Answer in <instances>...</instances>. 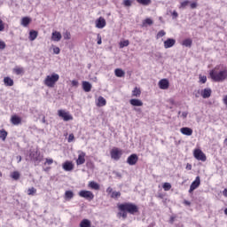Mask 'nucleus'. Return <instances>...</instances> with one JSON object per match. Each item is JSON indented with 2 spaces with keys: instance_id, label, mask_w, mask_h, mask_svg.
<instances>
[{
  "instance_id": "obj_26",
  "label": "nucleus",
  "mask_w": 227,
  "mask_h": 227,
  "mask_svg": "<svg viewBox=\"0 0 227 227\" xmlns=\"http://www.w3.org/2000/svg\"><path fill=\"white\" fill-rule=\"evenodd\" d=\"M114 74L116 75V77H125V71L121 68H116L114 70Z\"/></svg>"
},
{
  "instance_id": "obj_10",
  "label": "nucleus",
  "mask_w": 227,
  "mask_h": 227,
  "mask_svg": "<svg viewBox=\"0 0 227 227\" xmlns=\"http://www.w3.org/2000/svg\"><path fill=\"white\" fill-rule=\"evenodd\" d=\"M200 184H201V179L200 178V176H197L190 185L189 192H193L194 191H196V189L200 187Z\"/></svg>"
},
{
  "instance_id": "obj_1",
  "label": "nucleus",
  "mask_w": 227,
  "mask_h": 227,
  "mask_svg": "<svg viewBox=\"0 0 227 227\" xmlns=\"http://www.w3.org/2000/svg\"><path fill=\"white\" fill-rule=\"evenodd\" d=\"M118 208L121 212H128L131 215L134 214H137L139 212V208L136 206V204L126 202L118 206Z\"/></svg>"
},
{
  "instance_id": "obj_41",
  "label": "nucleus",
  "mask_w": 227,
  "mask_h": 227,
  "mask_svg": "<svg viewBox=\"0 0 227 227\" xmlns=\"http://www.w3.org/2000/svg\"><path fill=\"white\" fill-rule=\"evenodd\" d=\"M35 193H36V190L35 189V187H32L27 190L28 196H33V194H35Z\"/></svg>"
},
{
  "instance_id": "obj_49",
  "label": "nucleus",
  "mask_w": 227,
  "mask_h": 227,
  "mask_svg": "<svg viewBox=\"0 0 227 227\" xmlns=\"http://www.w3.org/2000/svg\"><path fill=\"white\" fill-rule=\"evenodd\" d=\"M53 163H54V160L49 159V158L46 159L45 164H48L49 166H51Z\"/></svg>"
},
{
  "instance_id": "obj_11",
  "label": "nucleus",
  "mask_w": 227,
  "mask_h": 227,
  "mask_svg": "<svg viewBox=\"0 0 227 227\" xmlns=\"http://www.w3.org/2000/svg\"><path fill=\"white\" fill-rule=\"evenodd\" d=\"M175 43H176V40L168 38L166 41H164L163 45L165 49H171V47H174Z\"/></svg>"
},
{
  "instance_id": "obj_40",
  "label": "nucleus",
  "mask_w": 227,
  "mask_h": 227,
  "mask_svg": "<svg viewBox=\"0 0 227 227\" xmlns=\"http://www.w3.org/2000/svg\"><path fill=\"white\" fill-rule=\"evenodd\" d=\"M162 36H166V32L164 30H160V32H158L156 38L157 40H159V38H162Z\"/></svg>"
},
{
  "instance_id": "obj_58",
  "label": "nucleus",
  "mask_w": 227,
  "mask_h": 227,
  "mask_svg": "<svg viewBox=\"0 0 227 227\" xmlns=\"http://www.w3.org/2000/svg\"><path fill=\"white\" fill-rule=\"evenodd\" d=\"M187 114H189L187 112H183L182 118H184V120H185V118H187Z\"/></svg>"
},
{
  "instance_id": "obj_21",
  "label": "nucleus",
  "mask_w": 227,
  "mask_h": 227,
  "mask_svg": "<svg viewBox=\"0 0 227 227\" xmlns=\"http://www.w3.org/2000/svg\"><path fill=\"white\" fill-rule=\"evenodd\" d=\"M11 122L12 125H20V123H22V119L17 115H13L11 118Z\"/></svg>"
},
{
  "instance_id": "obj_14",
  "label": "nucleus",
  "mask_w": 227,
  "mask_h": 227,
  "mask_svg": "<svg viewBox=\"0 0 227 227\" xmlns=\"http://www.w3.org/2000/svg\"><path fill=\"white\" fill-rule=\"evenodd\" d=\"M159 88L160 90H168L169 88V81L168 79H162L159 82Z\"/></svg>"
},
{
  "instance_id": "obj_44",
  "label": "nucleus",
  "mask_w": 227,
  "mask_h": 227,
  "mask_svg": "<svg viewBox=\"0 0 227 227\" xmlns=\"http://www.w3.org/2000/svg\"><path fill=\"white\" fill-rule=\"evenodd\" d=\"M6 49V43L0 40V51H4Z\"/></svg>"
},
{
  "instance_id": "obj_48",
  "label": "nucleus",
  "mask_w": 227,
  "mask_h": 227,
  "mask_svg": "<svg viewBox=\"0 0 227 227\" xmlns=\"http://www.w3.org/2000/svg\"><path fill=\"white\" fill-rule=\"evenodd\" d=\"M74 139H75V137L74 136V134H70L67 138V141H68V143H72V141H74Z\"/></svg>"
},
{
  "instance_id": "obj_31",
  "label": "nucleus",
  "mask_w": 227,
  "mask_h": 227,
  "mask_svg": "<svg viewBox=\"0 0 227 227\" xmlns=\"http://www.w3.org/2000/svg\"><path fill=\"white\" fill-rule=\"evenodd\" d=\"M6 137H8V131L0 129V139H2V141H6Z\"/></svg>"
},
{
  "instance_id": "obj_17",
  "label": "nucleus",
  "mask_w": 227,
  "mask_h": 227,
  "mask_svg": "<svg viewBox=\"0 0 227 227\" xmlns=\"http://www.w3.org/2000/svg\"><path fill=\"white\" fill-rule=\"evenodd\" d=\"M62 168L64 171H72L74 169V163L72 161H66L63 163Z\"/></svg>"
},
{
  "instance_id": "obj_32",
  "label": "nucleus",
  "mask_w": 227,
  "mask_h": 227,
  "mask_svg": "<svg viewBox=\"0 0 227 227\" xmlns=\"http://www.w3.org/2000/svg\"><path fill=\"white\" fill-rule=\"evenodd\" d=\"M132 97H136L137 98L141 97V90H139L137 87H136L132 90Z\"/></svg>"
},
{
  "instance_id": "obj_24",
  "label": "nucleus",
  "mask_w": 227,
  "mask_h": 227,
  "mask_svg": "<svg viewBox=\"0 0 227 227\" xmlns=\"http://www.w3.org/2000/svg\"><path fill=\"white\" fill-rule=\"evenodd\" d=\"M29 24H31V20L29 17H24L21 19V26H23V27H27Z\"/></svg>"
},
{
  "instance_id": "obj_47",
  "label": "nucleus",
  "mask_w": 227,
  "mask_h": 227,
  "mask_svg": "<svg viewBox=\"0 0 227 227\" xmlns=\"http://www.w3.org/2000/svg\"><path fill=\"white\" fill-rule=\"evenodd\" d=\"M193 95L196 98H200V95H201V91L194 90Z\"/></svg>"
},
{
  "instance_id": "obj_15",
  "label": "nucleus",
  "mask_w": 227,
  "mask_h": 227,
  "mask_svg": "<svg viewBox=\"0 0 227 227\" xmlns=\"http://www.w3.org/2000/svg\"><path fill=\"white\" fill-rule=\"evenodd\" d=\"M200 95L204 98H210L212 96V90L210 88H206L201 90Z\"/></svg>"
},
{
  "instance_id": "obj_56",
  "label": "nucleus",
  "mask_w": 227,
  "mask_h": 227,
  "mask_svg": "<svg viewBox=\"0 0 227 227\" xmlns=\"http://www.w3.org/2000/svg\"><path fill=\"white\" fill-rule=\"evenodd\" d=\"M191 8H192V10H194V9L198 8V4H196V3H192V4H191Z\"/></svg>"
},
{
  "instance_id": "obj_35",
  "label": "nucleus",
  "mask_w": 227,
  "mask_h": 227,
  "mask_svg": "<svg viewBox=\"0 0 227 227\" xmlns=\"http://www.w3.org/2000/svg\"><path fill=\"white\" fill-rule=\"evenodd\" d=\"M13 72L16 74V75H20L24 74V68L23 67H15L13 69Z\"/></svg>"
},
{
  "instance_id": "obj_34",
  "label": "nucleus",
  "mask_w": 227,
  "mask_h": 227,
  "mask_svg": "<svg viewBox=\"0 0 227 227\" xmlns=\"http://www.w3.org/2000/svg\"><path fill=\"white\" fill-rule=\"evenodd\" d=\"M11 177L13 180H19V178H20V173H19V171H14L11 174Z\"/></svg>"
},
{
  "instance_id": "obj_62",
  "label": "nucleus",
  "mask_w": 227,
  "mask_h": 227,
  "mask_svg": "<svg viewBox=\"0 0 227 227\" xmlns=\"http://www.w3.org/2000/svg\"><path fill=\"white\" fill-rule=\"evenodd\" d=\"M175 219H176L175 216H171V217H170V220H169V223H170L171 224H173V223H175Z\"/></svg>"
},
{
  "instance_id": "obj_45",
  "label": "nucleus",
  "mask_w": 227,
  "mask_h": 227,
  "mask_svg": "<svg viewBox=\"0 0 227 227\" xmlns=\"http://www.w3.org/2000/svg\"><path fill=\"white\" fill-rule=\"evenodd\" d=\"M124 6H132V0H124Z\"/></svg>"
},
{
  "instance_id": "obj_18",
  "label": "nucleus",
  "mask_w": 227,
  "mask_h": 227,
  "mask_svg": "<svg viewBox=\"0 0 227 227\" xmlns=\"http://www.w3.org/2000/svg\"><path fill=\"white\" fill-rule=\"evenodd\" d=\"M129 104L133 106L134 107H141L143 106V101L141 99L137 98H132L129 100Z\"/></svg>"
},
{
  "instance_id": "obj_6",
  "label": "nucleus",
  "mask_w": 227,
  "mask_h": 227,
  "mask_svg": "<svg viewBox=\"0 0 227 227\" xmlns=\"http://www.w3.org/2000/svg\"><path fill=\"white\" fill-rule=\"evenodd\" d=\"M58 114H59V118H62V120L64 121H70L74 120V116H72V114H70V112H67L65 110H59Z\"/></svg>"
},
{
  "instance_id": "obj_57",
  "label": "nucleus",
  "mask_w": 227,
  "mask_h": 227,
  "mask_svg": "<svg viewBox=\"0 0 227 227\" xmlns=\"http://www.w3.org/2000/svg\"><path fill=\"white\" fill-rule=\"evenodd\" d=\"M186 169H188V171H191V169H192V165H191V163H187Z\"/></svg>"
},
{
  "instance_id": "obj_60",
  "label": "nucleus",
  "mask_w": 227,
  "mask_h": 227,
  "mask_svg": "<svg viewBox=\"0 0 227 227\" xmlns=\"http://www.w3.org/2000/svg\"><path fill=\"white\" fill-rule=\"evenodd\" d=\"M184 205H186L187 207H191V201L189 200H184Z\"/></svg>"
},
{
  "instance_id": "obj_2",
  "label": "nucleus",
  "mask_w": 227,
  "mask_h": 227,
  "mask_svg": "<svg viewBox=\"0 0 227 227\" xmlns=\"http://www.w3.org/2000/svg\"><path fill=\"white\" fill-rule=\"evenodd\" d=\"M209 75L215 82H223L227 79V69L216 72L215 70H211Z\"/></svg>"
},
{
  "instance_id": "obj_8",
  "label": "nucleus",
  "mask_w": 227,
  "mask_h": 227,
  "mask_svg": "<svg viewBox=\"0 0 227 227\" xmlns=\"http://www.w3.org/2000/svg\"><path fill=\"white\" fill-rule=\"evenodd\" d=\"M193 155L197 160H201L202 162H205L207 160V156L205 153H203L202 150L195 149L193 152Z\"/></svg>"
},
{
  "instance_id": "obj_38",
  "label": "nucleus",
  "mask_w": 227,
  "mask_h": 227,
  "mask_svg": "<svg viewBox=\"0 0 227 227\" xmlns=\"http://www.w3.org/2000/svg\"><path fill=\"white\" fill-rule=\"evenodd\" d=\"M129 40L121 41L120 43V48L123 49V47H129Z\"/></svg>"
},
{
  "instance_id": "obj_59",
  "label": "nucleus",
  "mask_w": 227,
  "mask_h": 227,
  "mask_svg": "<svg viewBox=\"0 0 227 227\" xmlns=\"http://www.w3.org/2000/svg\"><path fill=\"white\" fill-rule=\"evenodd\" d=\"M115 174V176H117V178H121V173L120 172H114Z\"/></svg>"
},
{
  "instance_id": "obj_43",
  "label": "nucleus",
  "mask_w": 227,
  "mask_h": 227,
  "mask_svg": "<svg viewBox=\"0 0 227 227\" xmlns=\"http://www.w3.org/2000/svg\"><path fill=\"white\" fill-rule=\"evenodd\" d=\"M63 37H64V40H70L71 38L70 32L67 31L66 33H64Z\"/></svg>"
},
{
  "instance_id": "obj_63",
  "label": "nucleus",
  "mask_w": 227,
  "mask_h": 227,
  "mask_svg": "<svg viewBox=\"0 0 227 227\" xmlns=\"http://www.w3.org/2000/svg\"><path fill=\"white\" fill-rule=\"evenodd\" d=\"M223 196H225V198H227V189H224L223 191Z\"/></svg>"
},
{
  "instance_id": "obj_9",
  "label": "nucleus",
  "mask_w": 227,
  "mask_h": 227,
  "mask_svg": "<svg viewBox=\"0 0 227 227\" xmlns=\"http://www.w3.org/2000/svg\"><path fill=\"white\" fill-rule=\"evenodd\" d=\"M137 160H139V157L137 154L133 153L128 157L127 164H129V166H136V164H137Z\"/></svg>"
},
{
  "instance_id": "obj_16",
  "label": "nucleus",
  "mask_w": 227,
  "mask_h": 227,
  "mask_svg": "<svg viewBox=\"0 0 227 227\" xmlns=\"http://www.w3.org/2000/svg\"><path fill=\"white\" fill-rule=\"evenodd\" d=\"M74 196H75V194L74 193V192L68 190L65 192L64 194V200L66 201H71V200H74Z\"/></svg>"
},
{
  "instance_id": "obj_13",
  "label": "nucleus",
  "mask_w": 227,
  "mask_h": 227,
  "mask_svg": "<svg viewBox=\"0 0 227 227\" xmlns=\"http://www.w3.org/2000/svg\"><path fill=\"white\" fill-rule=\"evenodd\" d=\"M106 19L99 17L97 20H96V27H98V29H104V27L106 26Z\"/></svg>"
},
{
  "instance_id": "obj_19",
  "label": "nucleus",
  "mask_w": 227,
  "mask_h": 227,
  "mask_svg": "<svg viewBox=\"0 0 227 227\" xmlns=\"http://www.w3.org/2000/svg\"><path fill=\"white\" fill-rule=\"evenodd\" d=\"M92 85L90 82L83 81L82 82V90L85 93H90L91 91Z\"/></svg>"
},
{
  "instance_id": "obj_22",
  "label": "nucleus",
  "mask_w": 227,
  "mask_h": 227,
  "mask_svg": "<svg viewBox=\"0 0 227 227\" xmlns=\"http://www.w3.org/2000/svg\"><path fill=\"white\" fill-rule=\"evenodd\" d=\"M180 132L184 134V136H192V129L184 127L180 129Z\"/></svg>"
},
{
  "instance_id": "obj_46",
  "label": "nucleus",
  "mask_w": 227,
  "mask_h": 227,
  "mask_svg": "<svg viewBox=\"0 0 227 227\" xmlns=\"http://www.w3.org/2000/svg\"><path fill=\"white\" fill-rule=\"evenodd\" d=\"M118 215H121V217L127 219V211H122V213H118Z\"/></svg>"
},
{
  "instance_id": "obj_42",
  "label": "nucleus",
  "mask_w": 227,
  "mask_h": 227,
  "mask_svg": "<svg viewBox=\"0 0 227 227\" xmlns=\"http://www.w3.org/2000/svg\"><path fill=\"white\" fill-rule=\"evenodd\" d=\"M163 189H164V191H169L171 189V184L164 183L163 184Z\"/></svg>"
},
{
  "instance_id": "obj_39",
  "label": "nucleus",
  "mask_w": 227,
  "mask_h": 227,
  "mask_svg": "<svg viewBox=\"0 0 227 227\" xmlns=\"http://www.w3.org/2000/svg\"><path fill=\"white\" fill-rule=\"evenodd\" d=\"M190 3H191V1H189V0H185L184 2H181V4H180L179 8H187V6H189Z\"/></svg>"
},
{
  "instance_id": "obj_30",
  "label": "nucleus",
  "mask_w": 227,
  "mask_h": 227,
  "mask_svg": "<svg viewBox=\"0 0 227 227\" xmlns=\"http://www.w3.org/2000/svg\"><path fill=\"white\" fill-rule=\"evenodd\" d=\"M152 24H153V20L150 18L145 19L142 22L143 27H147V26H152Z\"/></svg>"
},
{
  "instance_id": "obj_27",
  "label": "nucleus",
  "mask_w": 227,
  "mask_h": 227,
  "mask_svg": "<svg viewBox=\"0 0 227 227\" xmlns=\"http://www.w3.org/2000/svg\"><path fill=\"white\" fill-rule=\"evenodd\" d=\"M4 86H13V79L6 76L4 78Z\"/></svg>"
},
{
  "instance_id": "obj_64",
  "label": "nucleus",
  "mask_w": 227,
  "mask_h": 227,
  "mask_svg": "<svg viewBox=\"0 0 227 227\" xmlns=\"http://www.w3.org/2000/svg\"><path fill=\"white\" fill-rule=\"evenodd\" d=\"M223 104H225V106H227V96L223 98Z\"/></svg>"
},
{
  "instance_id": "obj_55",
  "label": "nucleus",
  "mask_w": 227,
  "mask_h": 227,
  "mask_svg": "<svg viewBox=\"0 0 227 227\" xmlns=\"http://www.w3.org/2000/svg\"><path fill=\"white\" fill-rule=\"evenodd\" d=\"M71 84H72V86H79V82H77L76 80H73L71 82Z\"/></svg>"
},
{
  "instance_id": "obj_4",
  "label": "nucleus",
  "mask_w": 227,
  "mask_h": 227,
  "mask_svg": "<svg viewBox=\"0 0 227 227\" xmlns=\"http://www.w3.org/2000/svg\"><path fill=\"white\" fill-rule=\"evenodd\" d=\"M29 158L33 162H35V166L42 162V156H40V153L38 151L30 150Z\"/></svg>"
},
{
  "instance_id": "obj_12",
  "label": "nucleus",
  "mask_w": 227,
  "mask_h": 227,
  "mask_svg": "<svg viewBox=\"0 0 227 227\" xmlns=\"http://www.w3.org/2000/svg\"><path fill=\"white\" fill-rule=\"evenodd\" d=\"M86 153L81 152V153L78 155V159L76 160L77 166H82V164H84L86 162Z\"/></svg>"
},
{
  "instance_id": "obj_36",
  "label": "nucleus",
  "mask_w": 227,
  "mask_h": 227,
  "mask_svg": "<svg viewBox=\"0 0 227 227\" xmlns=\"http://www.w3.org/2000/svg\"><path fill=\"white\" fill-rule=\"evenodd\" d=\"M137 3H139V4H143V6H148V4L152 3V0H137Z\"/></svg>"
},
{
  "instance_id": "obj_54",
  "label": "nucleus",
  "mask_w": 227,
  "mask_h": 227,
  "mask_svg": "<svg viewBox=\"0 0 227 227\" xmlns=\"http://www.w3.org/2000/svg\"><path fill=\"white\" fill-rule=\"evenodd\" d=\"M172 17H173V19H177V17H178V12H177L176 11H173V12H172Z\"/></svg>"
},
{
  "instance_id": "obj_37",
  "label": "nucleus",
  "mask_w": 227,
  "mask_h": 227,
  "mask_svg": "<svg viewBox=\"0 0 227 227\" xmlns=\"http://www.w3.org/2000/svg\"><path fill=\"white\" fill-rule=\"evenodd\" d=\"M120 196H121V192H113L111 194V198H114V200L120 198Z\"/></svg>"
},
{
  "instance_id": "obj_33",
  "label": "nucleus",
  "mask_w": 227,
  "mask_h": 227,
  "mask_svg": "<svg viewBox=\"0 0 227 227\" xmlns=\"http://www.w3.org/2000/svg\"><path fill=\"white\" fill-rule=\"evenodd\" d=\"M183 45L184 47H192V39L188 38L183 41Z\"/></svg>"
},
{
  "instance_id": "obj_52",
  "label": "nucleus",
  "mask_w": 227,
  "mask_h": 227,
  "mask_svg": "<svg viewBox=\"0 0 227 227\" xmlns=\"http://www.w3.org/2000/svg\"><path fill=\"white\" fill-rule=\"evenodd\" d=\"M61 52V50H59V47L53 48V53L54 54H59Z\"/></svg>"
},
{
  "instance_id": "obj_61",
  "label": "nucleus",
  "mask_w": 227,
  "mask_h": 227,
  "mask_svg": "<svg viewBox=\"0 0 227 227\" xmlns=\"http://www.w3.org/2000/svg\"><path fill=\"white\" fill-rule=\"evenodd\" d=\"M106 192H107L108 194L113 193V189H112L111 187H108V188L106 189Z\"/></svg>"
},
{
  "instance_id": "obj_23",
  "label": "nucleus",
  "mask_w": 227,
  "mask_h": 227,
  "mask_svg": "<svg viewBox=\"0 0 227 227\" xmlns=\"http://www.w3.org/2000/svg\"><path fill=\"white\" fill-rule=\"evenodd\" d=\"M36 38H38V32L36 30H31L29 32L28 39L30 40V42H35Z\"/></svg>"
},
{
  "instance_id": "obj_53",
  "label": "nucleus",
  "mask_w": 227,
  "mask_h": 227,
  "mask_svg": "<svg viewBox=\"0 0 227 227\" xmlns=\"http://www.w3.org/2000/svg\"><path fill=\"white\" fill-rule=\"evenodd\" d=\"M4 31V24L3 23V20H0V32Z\"/></svg>"
},
{
  "instance_id": "obj_7",
  "label": "nucleus",
  "mask_w": 227,
  "mask_h": 227,
  "mask_svg": "<svg viewBox=\"0 0 227 227\" xmlns=\"http://www.w3.org/2000/svg\"><path fill=\"white\" fill-rule=\"evenodd\" d=\"M111 158L114 159V160H120L121 159V155H123V152L120 150L119 148H114L110 152Z\"/></svg>"
},
{
  "instance_id": "obj_20",
  "label": "nucleus",
  "mask_w": 227,
  "mask_h": 227,
  "mask_svg": "<svg viewBox=\"0 0 227 227\" xmlns=\"http://www.w3.org/2000/svg\"><path fill=\"white\" fill-rule=\"evenodd\" d=\"M61 38H62L61 33L58 31L52 32L51 40H53V42H60Z\"/></svg>"
},
{
  "instance_id": "obj_5",
  "label": "nucleus",
  "mask_w": 227,
  "mask_h": 227,
  "mask_svg": "<svg viewBox=\"0 0 227 227\" xmlns=\"http://www.w3.org/2000/svg\"><path fill=\"white\" fill-rule=\"evenodd\" d=\"M78 196H80V198H84L88 201H91L95 198V195L93 194L92 192L86 191V190L80 191L78 192Z\"/></svg>"
},
{
  "instance_id": "obj_25",
  "label": "nucleus",
  "mask_w": 227,
  "mask_h": 227,
  "mask_svg": "<svg viewBox=\"0 0 227 227\" xmlns=\"http://www.w3.org/2000/svg\"><path fill=\"white\" fill-rule=\"evenodd\" d=\"M107 104V101L106 100V98H104V97L100 96L98 98V107H104V106H106Z\"/></svg>"
},
{
  "instance_id": "obj_50",
  "label": "nucleus",
  "mask_w": 227,
  "mask_h": 227,
  "mask_svg": "<svg viewBox=\"0 0 227 227\" xmlns=\"http://www.w3.org/2000/svg\"><path fill=\"white\" fill-rule=\"evenodd\" d=\"M98 45H102V36L98 34Z\"/></svg>"
},
{
  "instance_id": "obj_3",
  "label": "nucleus",
  "mask_w": 227,
  "mask_h": 227,
  "mask_svg": "<svg viewBox=\"0 0 227 227\" xmlns=\"http://www.w3.org/2000/svg\"><path fill=\"white\" fill-rule=\"evenodd\" d=\"M58 81H59V74L54 73L51 75L46 76L44 84L45 86H48V88H54V85Z\"/></svg>"
},
{
  "instance_id": "obj_28",
  "label": "nucleus",
  "mask_w": 227,
  "mask_h": 227,
  "mask_svg": "<svg viewBox=\"0 0 227 227\" xmlns=\"http://www.w3.org/2000/svg\"><path fill=\"white\" fill-rule=\"evenodd\" d=\"M89 187H90V189H94V191H98L100 189V185L97 184L95 181L90 182Z\"/></svg>"
},
{
  "instance_id": "obj_29",
  "label": "nucleus",
  "mask_w": 227,
  "mask_h": 227,
  "mask_svg": "<svg viewBox=\"0 0 227 227\" xmlns=\"http://www.w3.org/2000/svg\"><path fill=\"white\" fill-rule=\"evenodd\" d=\"M80 227H91V222L88 219H83L80 223Z\"/></svg>"
},
{
  "instance_id": "obj_51",
  "label": "nucleus",
  "mask_w": 227,
  "mask_h": 227,
  "mask_svg": "<svg viewBox=\"0 0 227 227\" xmlns=\"http://www.w3.org/2000/svg\"><path fill=\"white\" fill-rule=\"evenodd\" d=\"M200 81L202 84H205V82H207V76H200Z\"/></svg>"
}]
</instances>
